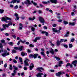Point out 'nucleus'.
I'll use <instances>...</instances> for the list:
<instances>
[{
	"label": "nucleus",
	"mask_w": 77,
	"mask_h": 77,
	"mask_svg": "<svg viewBox=\"0 0 77 77\" xmlns=\"http://www.w3.org/2000/svg\"><path fill=\"white\" fill-rule=\"evenodd\" d=\"M69 48H72V45L71 44H69Z\"/></svg>",
	"instance_id": "nucleus-36"
},
{
	"label": "nucleus",
	"mask_w": 77,
	"mask_h": 77,
	"mask_svg": "<svg viewBox=\"0 0 77 77\" xmlns=\"http://www.w3.org/2000/svg\"><path fill=\"white\" fill-rule=\"evenodd\" d=\"M60 30H62V28H61V27H60L59 28V30H58V31H59V33H60Z\"/></svg>",
	"instance_id": "nucleus-52"
},
{
	"label": "nucleus",
	"mask_w": 77,
	"mask_h": 77,
	"mask_svg": "<svg viewBox=\"0 0 77 77\" xmlns=\"http://www.w3.org/2000/svg\"><path fill=\"white\" fill-rule=\"evenodd\" d=\"M39 21L41 23H43L42 25H44V23H45V20L42 17H40L39 18Z\"/></svg>",
	"instance_id": "nucleus-4"
},
{
	"label": "nucleus",
	"mask_w": 77,
	"mask_h": 77,
	"mask_svg": "<svg viewBox=\"0 0 77 77\" xmlns=\"http://www.w3.org/2000/svg\"><path fill=\"white\" fill-rule=\"evenodd\" d=\"M13 68H14V69L15 71H17L18 69V68L15 66H13Z\"/></svg>",
	"instance_id": "nucleus-24"
},
{
	"label": "nucleus",
	"mask_w": 77,
	"mask_h": 77,
	"mask_svg": "<svg viewBox=\"0 0 77 77\" xmlns=\"http://www.w3.org/2000/svg\"><path fill=\"white\" fill-rule=\"evenodd\" d=\"M60 42H64V40L63 39H61L60 40Z\"/></svg>",
	"instance_id": "nucleus-45"
},
{
	"label": "nucleus",
	"mask_w": 77,
	"mask_h": 77,
	"mask_svg": "<svg viewBox=\"0 0 77 77\" xmlns=\"http://www.w3.org/2000/svg\"><path fill=\"white\" fill-rule=\"evenodd\" d=\"M27 51L28 53H30V52H31V51L29 49L27 50Z\"/></svg>",
	"instance_id": "nucleus-55"
},
{
	"label": "nucleus",
	"mask_w": 77,
	"mask_h": 77,
	"mask_svg": "<svg viewBox=\"0 0 77 77\" xmlns=\"http://www.w3.org/2000/svg\"><path fill=\"white\" fill-rule=\"evenodd\" d=\"M8 23H9L7 24H3L2 25L3 28H4V29L0 28V30L1 31V32H2L3 31V30H4L5 29H6V27L8 28L9 27V26H12V22L11 21L8 22Z\"/></svg>",
	"instance_id": "nucleus-1"
},
{
	"label": "nucleus",
	"mask_w": 77,
	"mask_h": 77,
	"mask_svg": "<svg viewBox=\"0 0 77 77\" xmlns=\"http://www.w3.org/2000/svg\"><path fill=\"white\" fill-rule=\"evenodd\" d=\"M31 30L33 32H34V31H35V28L33 27H32L31 28Z\"/></svg>",
	"instance_id": "nucleus-41"
},
{
	"label": "nucleus",
	"mask_w": 77,
	"mask_h": 77,
	"mask_svg": "<svg viewBox=\"0 0 77 77\" xmlns=\"http://www.w3.org/2000/svg\"><path fill=\"white\" fill-rule=\"evenodd\" d=\"M23 46H20L19 48L15 47H14V48L15 50H20V51H22L23 50Z\"/></svg>",
	"instance_id": "nucleus-6"
},
{
	"label": "nucleus",
	"mask_w": 77,
	"mask_h": 77,
	"mask_svg": "<svg viewBox=\"0 0 77 77\" xmlns=\"http://www.w3.org/2000/svg\"><path fill=\"white\" fill-rule=\"evenodd\" d=\"M12 53H16V51L15 50H13L12 51Z\"/></svg>",
	"instance_id": "nucleus-40"
},
{
	"label": "nucleus",
	"mask_w": 77,
	"mask_h": 77,
	"mask_svg": "<svg viewBox=\"0 0 77 77\" xmlns=\"http://www.w3.org/2000/svg\"><path fill=\"white\" fill-rule=\"evenodd\" d=\"M31 2L32 3H33L34 6H36V5H37V4L35 2H34L33 1H31Z\"/></svg>",
	"instance_id": "nucleus-28"
},
{
	"label": "nucleus",
	"mask_w": 77,
	"mask_h": 77,
	"mask_svg": "<svg viewBox=\"0 0 77 77\" xmlns=\"http://www.w3.org/2000/svg\"><path fill=\"white\" fill-rule=\"evenodd\" d=\"M63 46L64 47H65V48H68V45H63Z\"/></svg>",
	"instance_id": "nucleus-44"
},
{
	"label": "nucleus",
	"mask_w": 77,
	"mask_h": 77,
	"mask_svg": "<svg viewBox=\"0 0 77 77\" xmlns=\"http://www.w3.org/2000/svg\"><path fill=\"white\" fill-rule=\"evenodd\" d=\"M70 65V63H67V64L66 65V67H67V66H69Z\"/></svg>",
	"instance_id": "nucleus-54"
},
{
	"label": "nucleus",
	"mask_w": 77,
	"mask_h": 77,
	"mask_svg": "<svg viewBox=\"0 0 77 77\" xmlns=\"http://www.w3.org/2000/svg\"><path fill=\"white\" fill-rule=\"evenodd\" d=\"M57 26V25L56 24H54L52 25V26H53L54 27H56Z\"/></svg>",
	"instance_id": "nucleus-50"
},
{
	"label": "nucleus",
	"mask_w": 77,
	"mask_h": 77,
	"mask_svg": "<svg viewBox=\"0 0 77 77\" xmlns=\"http://www.w3.org/2000/svg\"><path fill=\"white\" fill-rule=\"evenodd\" d=\"M15 74L14 73H13L11 74V75H12V76H15Z\"/></svg>",
	"instance_id": "nucleus-58"
},
{
	"label": "nucleus",
	"mask_w": 77,
	"mask_h": 77,
	"mask_svg": "<svg viewBox=\"0 0 77 77\" xmlns=\"http://www.w3.org/2000/svg\"><path fill=\"white\" fill-rule=\"evenodd\" d=\"M57 46H59L60 45V42H59V41H57Z\"/></svg>",
	"instance_id": "nucleus-38"
},
{
	"label": "nucleus",
	"mask_w": 77,
	"mask_h": 77,
	"mask_svg": "<svg viewBox=\"0 0 77 77\" xmlns=\"http://www.w3.org/2000/svg\"><path fill=\"white\" fill-rule=\"evenodd\" d=\"M9 52L7 53L6 50H5L4 51V53L2 54V56L3 57H5L7 56H9Z\"/></svg>",
	"instance_id": "nucleus-5"
},
{
	"label": "nucleus",
	"mask_w": 77,
	"mask_h": 77,
	"mask_svg": "<svg viewBox=\"0 0 77 77\" xmlns=\"http://www.w3.org/2000/svg\"><path fill=\"white\" fill-rule=\"evenodd\" d=\"M0 48L1 49H2V48H3V46L2 43H0Z\"/></svg>",
	"instance_id": "nucleus-30"
},
{
	"label": "nucleus",
	"mask_w": 77,
	"mask_h": 77,
	"mask_svg": "<svg viewBox=\"0 0 77 77\" xmlns=\"http://www.w3.org/2000/svg\"><path fill=\"white\" fill-rule=\"evenodd\" d=\"M12 36L14 39H16V36L15 35H12Z\"/></svg>",
	"instance_id": "nucleus-61"
},
{
	"label": "nucleus",
	"mask_w": 77,
	"mask_h": 77,
	"mask_svg": "<svg viewBox=\"0 0 77 77\" xmlns=\"http://www.w3.org/2000/svg\"><path fill=\"white\" fill-rule=\"evenodd\" d=\"M21 55L22 56H27V53L25 54V53L23 52H22L21 53Z\"/></svg>",
	"instance_id": "nucleus-21"
},
{
	"label": "nucleus",
	"mask_w": 77,
	"mask_h": 77,
	"mask_svg": "<svg viewBox=\"0 0 77 77\" xmlns=\"http://www.w3.org/2000/svg\"><path fill=\"white\" fill-rule=\"evenodd\" d=\"M13 62H14V63H17V61L16 60H15L13 59Z\"/></svg>",
	"instance_id": "nucleus-39"
},
{
	"label": "nucleus",
	"mask_w": 77,
	"mask_h": 77,
	"mask_svg": "<svg viewBox=\"0 0 77 77\" xmlns=\"http://www.w3.org/2000/svg\"><path fill=\"white\" fill-rule=\"evenodd\" d=\"M9 69L11 71H12V65H10Z\"/></svg>",
	"instance_id": "nucleus-26"
},
{
	"label": "nucleus",
	"mask_w": 77,
	"mask_h": 77,
	"mask_svg": "<svg viewBox=\"0 0 77 77\" xmlns=\"http://www.w3.org/2000/svg\"><path fill=\"white\" fill-rule=\"evenodd\" d=\"M52 30H53V32H55L59 33V31H58V30H57L56 29L53 28Z\"/></svg>",
	"instance_id": "nucleus-11"
},
{
	"label": "nucleus",
	"mask_w": 77,
	"mask_h": 77,
	"mask_svg": "<svg viewBox=\"0 0 77 77\" xmlns=\"http://www.w3.org/2000/svg\"><path fill=\"white\" fill-rule=\"evenodd\" d=\"M3 12H4V10L3 9H0V13L1 14H3Z\"/></svg>",
	"instance_id": "nucleus-33"
},
{
	"label": "nucleus",
	"mask_w": 77,
	"mask_h": 77,
	"mask_svg": "<svg viewBox=\"0 0 77 77\" xmlns=\"http://www.w3.org/2000/svg\"><path fill=\"white\" fill-rule=\"evenodd\" d=\"M44 28L45 29H47V26H45L44 27Z\"/></svg>",
	"instance_id": "nucleus-62"
},
{
	"label": "nucleus",
	"mask_w": 77,
	"mask_h": 77,
	"mask_svg": "<svg viewBox=\"0 0 77 77\" xmlns=\"http://www.w3.org/2000/svg\"><path fill=\"white\" fill-rule=\"evenodd\" d=\"M44 75V74H43L42 73H38V74H37L36 75V76L38 77H42V75Z\"/></svg>",
	"instance_id": "nucleus-15"
},
{
	"label": "nucleus",
	"mask_w": 77,
	"mask_h": 77,
	"mask_svg": "<svg viewBox=\"0 0 77 77\" xmlns=\"http://www.w3.org/2000/svg\"><path fill=\"white\" fill-rule=\"evenodd\" d=\"M23 69H24V70H25V71H26L27 70V67H24Z\"/></svg>",
	"instance_id": "nucleus-43"
},
{
	"label": "nucleus",
	"mask_w": 77,
	"mask_h": 77,
	"mask_svg": "<svg viewBox=\"0 0 77 77\" xmlns=\"http://www.w3.org/2000/svg\"><path fill=\"white\" fill-rule=\"evenodd\" d=\"M68 36H69V35H68V34H66L64 35V37H68Z\"/></svg>",
	"instance_id": "nucleus-47"
},
{
	"label": "nucleus",
	"mask_w": 77,
	"mask_h": 77,
	"mask_svg": "<svg viewBox=\"0 0 77 77\" xmlns=\"http://www.w3.org/2000/svg\"><path fill=\"white\" fill-rule=\"evenodd\" d=\"M36 69L39 71L40 72H42V71H41V70H44V69L42 67H40Z\"/></svg>",
	"instance_id": "nucleus-17"
},
{
	"label": "nucleus",
	"mask_w": 77,
	"mask_h": 77,
	"mask_svg": "<svg viewBox=\"0 0 77 77\" xmlns=\"http://www.w3.org/2000/svg\"><path fill=\"white\" fill-rule=\"evenodd\" d=\"M7 66V63H5V64H4V67H5V68H6Z\"/></svg>",
	"instance_id": "nucleus-48"
},
{
	"label": "nucleus",
	"mask_w": 77,
	"mask_h": 77,
	"mask_svg": "<svg viewBox=\"0 0 77 77\" xmlns=\"http://www.w3.org/2000/svg\"><path fill=\"white\" fill-rule=\"evenodd\" d=\"M63 23L64 24H68V22L65 20L63 21Z\"/></svg>",
	"instance_id": "nucleus-35"
},
{
	"label": "nucleus",
	"mask_w": 77,
	"mask_h": 77,
	"mask_svg": "<svg viewBox=\"0 0 77 77\" xmlns=\"http://www.w3.org/2000/svg\"><path fill=\"white\" fill-rule=\"evenodd\" d=\"M55 57L57 59L56 60L57 61H59V60H60V59L59 58H58L56 57Z\"/></svg>",
	"instance_id": "nucleus-32"
},
{
	"label": "nucleus",
	"mask_w": 77,
	"mask_h": 77,
	"mask_svg": "<svg viewBox=\"0 0 77 77\" xmlns=\"http://www.w3.org/2000/svg\"><path fill=\"white\" fill-rule=\"evenodd\" d=\"M62 21V20H58V22L59 23H61Z\"/></svg>",
	"instance_id": "nucleus-53"
},
{
	"label": "nucleus",
	"mask_w": 77,
	"mask_h": 77,
	"mask_svg": "<svg viewBox=\"0 0 77 77\" xmlns=\"http://www.w3.org/2000/svg\"><path fill=\"white\" fill-rule=\"evenodd\" d=\"M26 1L27 2H25V4L27 5L28 6H29L30 5H31V2H30L29 0H26Z\"/></svg>",
	"instance_id": "nucleus-9"
},
{
	"label": "nucleus",
	"mask_w": 77,
	"mask_h": 77,
	"mask_svg": "<svg viewBox=\"0 0 77 77\" xmlns=\"http://www.w3.org/2000/svg\"><path fill=\"white\" fill-rule=\"evenodd\" d=\"M69 25H71L72 26H74V25H75V23H69Z\"/></svg>",
	"instance_id": "nucleus-29"
},
{
	"label": "nucleus",
	"mask_w": 77,
	"mask_h": 77,
	"mask_svg": "<svg viewBox=\"0 0 77 77\" xmlns=\"http://www.w3.org/2000/svg\"><path fill=\"white\" fill-rule=\"evenodd\" d=\"M74 41V38H72L70 41V42L71 43V42H73Z\"/></svg>",
	"instance_id": "nucleus-37"
},
{
	"label": "nucleus",
	"mask_w": 77,
	"mask_h": 77,
	"mask_svg": "<svg viewBox=\"0 0 77 77\" xmlns=\"http://www.w3.org/2000/svg\"><path fill=\"white\" fill-rule=\"evenodd\" d=\"M38 56V55L37 54H31L29 56V57L30 58H31V59H32L33 57H34V59H36V57H37Z\"/></svg>",
	"instance_id": "nucleus-3"
},
{
	"label": "nucleus",
	"mask_w": 77,
	"mask_h": 77,
	"mask_svg": "<svg viewBox=\"0 0 77 77\" xmlns=\"http://www.w3.org/2000/svg\"><path fill=\"white\" fill-rule=\"evenodd\" d=\"M18 5H16V6L14 7V9H18Z\"/></svg>",
	"instance_id": "nucleus-46"
},
{
	"label": "nucleus",
	"mask_w": 77,
	"mask_h": 77,
	"mask_svg": "<svg viewBox=\"0 0 77 77\" xmlns=\"http://www.w3.org/2000/svg\"><path fill=\"white\" fill-rule=\"evenodd\" d=\"M13 73H14L15 74H17V73L16 72V70H14L13 71Z\"/></svg>",
	"instance_id": "nucleus-59"
},
{
	"label": "nucleus",
	"mask_w": 77,
	"mask_h": 77,
	"mask_svg": "<svg viewBox=\"0 0 77 77\" xmlns=\"http://www.w3.org/2000/svg\"><path fill=\"white\" fill-rule=\"evenodd\" d=\"M5 35L7 36H9V34L8 33H6L5 34Z\"/></svg>",
	"instance_id": "nucleus-56"
},
{
	"label": "nucleus",
	"mask_w": 77,
	"mask_h": 77,
	"mask_svg": "<svg viewBox=\"0 0 77 77\" xmlns=\"http://www.w3.org/2000/svg\"><path fill=\"white\" fill-rule=\"evenodd\" d=\"M43 56V57H45V55L44 54V52H41L40 53Z\"/></svg>",
	"instance_id": "nucleus-27"
},
{
	"label": "nucleus",
	"mask_w": 77,
	"mask_h": 77,
	"mask_svg": "<svg viewBox=\"0 0 77 77\" xmlns=\"http://www.w3.org/2000/svg\"><path fill=\"white\" fill-rule=\"evenodd\" d=\"M38 14H42V11L41 10L38 11Z\"/></svg>",
	"instance_id": "nucleus-49"
},
{
	"label": "nucleus",
	"mask_w": 77,
	"mask_h": 77,
	"mask_svg": "<svg viewBox=\"0 0 77 77\" xmlns=\"http://www.w3.org/2000/svg\"><path fill=\"white\" fill-rule=\"evenodd\" d=\"M21 42L22 43H24V42H26V41L24 40V41H23L21 40H20L19 42H18V43L17 44V45H18L20 44V42Z\"/></svg>",
	"instance_id": "nucleus-16"
},
{
	"label": "nucleus",
	"mask_w": 77,
	"mask_h": 77,
	"mask_svg": "<svg viewBox=\"0 0 77 77\" xmlns=\"http://www.w3.org/2000/svg\"><path fill=\"white\" fill-rule=\"evenodd\" d=\"M35 19V17H33V18L30 17L29 18V20H33Z\"/></svg>",
	"instance_id": "nucleus-25"
},
{
	"label": "nucleus",
	"mask_w": 77,
	"mask_h": 77,
	"mask_svg": "<svg viewBox=\"0 0 77 77\" xmlns=\"http://www.w3.org/2000/svg\"><path fill=\"white\" fill-rule=\"evenodd\" d=\"M7 20L10 21V20H11V18L8 17H3L2 21H5V23H7Z\"/></svg>",
	"instance_id": "nucleus-2"
},
{
	"label": "nucleus",
	"mask_w": 77,
	"mask_h": 77,
	"mask_svg": "<svg viewBox=\"0 0 77 77\" xmlns=\"http://www.w3.org/2000/svg\"><path fill=\"white\" fill-rule=\"evenodd\" d=\"M42 3H43V4H47V2H43Z\"/></svg>",
	"instance_id": "nucleus-51"
},
{
	"label": "nucleus",
	"mask_w": 77,
	"mask_h": 77,
	"mask_svg": "<svg viewBox=\"0 0 77 77\" xmlns=\"http://www.w3.org/2000/svg\"><path fill=\"white\" fill-rule=\"evenodd\" d=\"M29 59L26 58V60L24 61V65H25V66H29V64L28 63V61H29Z\"/></svg>",
	"instance_id": "nucleus-7"
},
{
	"label": "nucleus",
	"mask_w": 77,
	"mask_h": 77,
	"mask_svg": "<svg viewBox=\"0 0 77 77\" xmlns=\"http://www.w3.org/2000/svg\"><path fill=\"white\" fill-rule=\"evenodd\" d=\"M49 42L51 43V46H54V45L53 43L51 41H49Z\"/></svg>",
	"instance_id": "nucleus-31"
},
{
	"label": "nucleus",
	"mask_w": 77,
	"mask_h": 77,
	"mask_svg": "<svg viewBox=\"0 0 77 77\" xmlns=\"http://www.w3.org/2000/svg\"><path fill=\"white\" fill-rule=\"evenodd\" d=\"M66 77H69V76L68 75V74H66Z\"/></svg>",
	"instance_id": "nucleus-64"
},
{
	"label": "nucleus",
	"mask_w": 77,
	"mask_h": 77,
	"mask_svg": "<svg viewBox=\"0 0 77 77\" xmlns=\"http://www.w3.org/2000/svg\"><path fill=\"white\" fill-rule=\"evenodd\" d=\"M60 75H61V72H60L56 73V75L57 76H59V77H60Z\"/></svg>",
	"instance_id": "nucleus-20"
},
{
	"label": "nucleus",
	"mask_w": 77,
	"mask_h": 77,
	"mask_svg": "<svg viewBox=\"0 0 77 77\" xmlns=\"http://www.w3.org/2000/svg\"><path fill=\"white\" fill-rule=\"evenodd\" d=\"M51 2L52 3L56 4L57 3V0H50Z\"/></svg>",
	"instance_id": "nucleus-18"
},
{
	"label": "nucleus",
	"mask_w": 77,
	"mask_h": 77,
	"mask_svg": "<svg viewBox=\"0 0 77 77\" xmlns=\"http://www.w3.org/2000/svg\"><path fill=\"white\" fill-rule=\"evenodd\" d=\"M50 52L53 55L54 54V52L52 48L51 49V50L50 51Z\"/></svg>",
	"instance_id": "nucleus-22"
},
{
	"label": "nucleus",
	"mask_w": 77,
	"mask_h": 77,
	"mask_svg": "<svg viewBox=\"0 0 77 77\" xmlns=\"http://www.w3.org/2000/svg\"><path fill=\"white\" fill-rule=\"evenodd\" d=\"M18 67H19V68H22V66H21L19 65H18Z\"/></svg>",
	"instance_id": "nucleus-60"
},
{
	"label": "nucleus",
	"mask_w": 77,
	"mask_h": 77,
	"mask_svg": "<svg viewBox=\"0 0 77 77\" xmlns=\"http://www.w3.org/2000/svg\"><path fill=\"white\" fill-rule=\"evenodd\" d=\"M77 60H75V61H73L72 63V64L74 65V66L75 67L77 64Z\"/></svg>",
	"instance_id": "nucleus-10"
},
{
	"label": "nucleus",
	"mask_w": 77,
	"mask_h": 77,
	"mask_svg": "<svg viewBox=\"0 0 77 77\" xmlns=\"http://www.w3.org/2000/svg\"><path fill=\"white\" fill-rule=\"evenodd\" d=\"M29 46L30 47H34V45H32V44H30L29 45Z\"/></svg>",
	"instance_id": "nucleus-57"
},
{
	"label": "nucleus",
	"mask_w": 77,
	"mask_h": 77,
	"mask_svg": "<svg viewBox=\"0 0 77 77\" xmlns=\"http://www.w3.org/2000/svg\"><path fill=\"white\" fill-rule=\"evenodd\" d=\"M5 42V41L4 40H1V42L2 43H4Z\"/></svg>",
	"instance_id": "nucleus-42"
},
{
	"label": "nucleus",
	"mask_w": 77,
	"mask_h": 77,
	"mask_svg": "<svg viewBox=\"0 0 77 77\" xmlns=\"http://www.w3.org/2000/svg\"><path fill=\"white\" fill-rule=\"evenodd\" d=\"M16 2L17 3H20V1H18L17 0H13L10 3H15Z\"/></svg>",
	"instance_id": "nucleus-12"
},
{
	"label": "nucleus",
	"mask_w": 77,
	"mask_h": 77,
	"mask_svg": "<svg viewBox=\"0 0 77 77\" xmlns=\"http://www.w3.org/2000/svg\"><path fill=\"white\" fill-rule=\"evenodd\" d=\"M8 44H9V45H11V46H12V45H14V43L12 42H10L8 43Z\"/></svg>",
	"instance_id": "nucleus-34"
},
{
	"label": "nucleus",
	"mask_w": 77,
	"mask_h": 77,
	"mask_svg": "<svg viewBox=\"0 0 77 77\" xmlns=\"http://www.w3.org/2000/svg\"><path fill=\"white\" fill-rule=\"evenodd\" d=\"M34 68V64L33 63H31V65L29 66L30 70H32Z\"/></svg>",
	"instance_id": "nucleus-13"
},
{
	"label": "nucleus",
	"mask_w": 77,
	"mask_h": 77,
	"mask_svg": "<svg viewBox=\"0 0 77 77\" xmlns=\"http://www.w3.org/2000/svg\"><path fill=\"white\" fill-rule=\"evenodd\" d=\"M42 33L43 34L45 33L46 36H48V33L46 31H42Z\"/></svg>",
	"instance_id": "nucleus-19"
},
{
	"label": "nucleus",
	"mask_w": 77,
	"mask_h": 77,
	"mask_svg": "<svg viewBox=\"0 0 77 77\" xmlns=\"http://www.w3.org/2000/svg\"><path fill=\"white\" fill-rule=\"evenodd\" d=\"M41 39V37H36L35 38V40H33V41L34 42H36L38 40H39Z\"/></svg>",
	"instance_id": "nucleus-14"
},
{
	"label": "nucleus",
	"mask_w": 77,
	"mask_h": 77,
	"mask_svg": "<svg viewBox=\"0 0 77 77\" xmlns=\"http://www.w3.org/2000/svg\"><path fill=\"white\" fill-rule=\"evenodd\" d=\"M19 59L21 63V64H23V60H22V58L20 57H19Z\"/></svg>",
	"instance_id": "nucleus-23"
},
{
	"label": "nucleus",
	"mask_w": 77,
	"mask_h": 77,
	"mask_svg": "<svg viewBox=\"0 0 77 77\" xmlns=\"http://www.w3.org/2000/svg\"><path fill=\"white\" fill-rule=\"evenodd\" d=\"M14 16H15V17H16L17 19H15V20H16V21H17V20L18 21L19 20H20V17L18 16V14L15 13V14H14Z\"/></svg>",
	"instance_id": "nucleus-8"
},
{
	"label": "nucleus",
	"mask_w": 77,
	"mask_h": 77,
	"mask_svg": "<svg viewBox=\"0 0 77 77\" xmlns=\"http://www.w3.org/2000/svg\"><path fill=\"white\" fill-rule=\"evenodd\" d=\"M71 15L72 16L74 15V13L73 12H72L71 13Z\"/></svg>",
	"instance_id": "nucleus-63"
}]
</instances>
